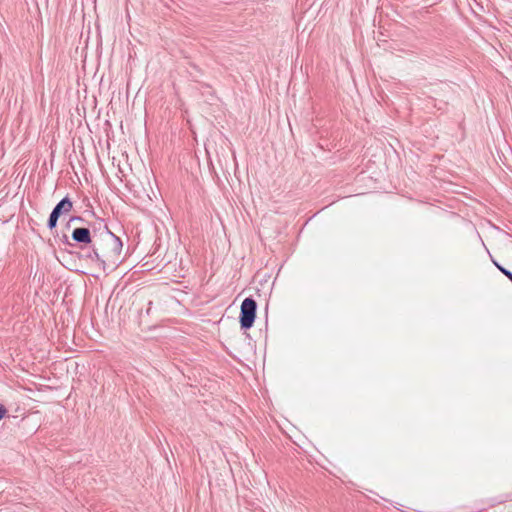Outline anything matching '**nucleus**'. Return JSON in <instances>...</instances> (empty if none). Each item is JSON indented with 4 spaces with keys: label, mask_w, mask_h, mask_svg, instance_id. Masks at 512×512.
Returning a JSON list of instances; mask_svg holds the SVG:
<instances>
[{
    "label": "nucleus",
    "mask_w": 512,
    "mask_h": 512,
    "mask_svg": "<svg viewBox=\"0 0 512 512\" xmlns=\"http://www.w3.org/2000/svg\"><path fill=\"white\" fill-rule=\"evenodd\" d=\"M104 228L105 235L97 246L98 254L95 252V257L105 267L106 264L115 265L118 262L123 244L118 236L109 231L107 225Z\"/></svg>",
    "instance_id": "nucleus-1"
},
{
    "label": "nucleus",
    "mask_w": 512,
    "mask_h": 512,
    "mask_svg": "<svg viewBox=\"0 0 512 512\" xmlns=\"http://www.w3.org/2000/svg\"><path fill=\"white\" fill-rule=\"evenodd\" d=\"M257 307V302L252 296L246 297L242 301L239 314V323L242 330L247 331L253 327L256 319Z\"/></svg>",
    "instance_id": "nucleus-2"
},
{
    "label": "nucleus",
    "mask_w": 512,
    "mask_h": 512,
    "mask_svg": "<svg viewBox=\"0 0 512 512\" xmlns=\"http://www.w3.org/2000/svg\"><path fill=\"white\" fill-rule=\"evenodd\" d=\"M73 209V202L69 196L62 198L52 209L47 220V227L49 230H54L57 227L58 220L61 216L68 214Z\"/></svg>",
    "instance_id": "nucleus-3"
},
{
    "label": "nucleus",
    "mask_w": 512,
    "mask_h": 512,
    "mask_svg": "<svg viewBox=\"0 0 512 512\" xmlns=\"http://www.w3.org/2000/svg\"><path fill=\"white\" fill-rule=\"evenodd\" d=\"M72 240L79 244H90L92 242L91 232L89 228L79 227L72 231Z\"/></svg>",
    "instance_id": "nucleus-4"
},
{
    "label": "nucleus",
    "mask_w": 512,
    "mask_h": 512,
    "mask_svg": "<svg viewBox=\"0 0 512 512\" xmlns=\"http://www.w3.org/2000/svg\"><path fill=\"white\" fill-rule=\"evenodd\" d=\"M492 261H493L494 265L497 267V269L512 282V272L510 270L506 269L501 264H499L497 261H495V260H492Z\"/></svg>",
    "instance_id": "nucleus-5"
},
{
    "label": "nucleus",
    "mask_w": 512,
    "mask_h": 512,
    "mask_svg": "<svg viewBox=\"0 0 512 512\" xmlns=\"http://www.w3.org/2000/svg\"><path fill=\"white\" fill-rule=\"evenodd\" d=\"M72 222H79V223H82V222H84V218H83V217H81V216H72V217L69 219L68 223H67V228H68V227H70V224H71Z\"/></svg>",
    "instance_id": "nucleus-6"
},
{
    "label": "nucleus",
    "mask_w": 512,
    "mask_h": 512,
    "mask_svg": "<svg viewBox=\"0 0 512 512\" xmlns=\"http://www.w3.org/2000/svg\"><path fill=\"white\" fill-rule=\"evenodd\" d=\"M7 412L8 411L6 407L0 403V420H2L6 416Z\"/></svg>",
    "instance_id": "nucleus-7"
},
{
    "label": "nucleus",
    "mask_w": 512,
    "mask_h": 512,
    "mask_svg": "<svg viewBox=\"0 0 512 512\" xmlns=\"http://www.w3.org/2000/svg\"><path fill=\"white\" fill-rule=\"evenodd\" d=\"M95 252L98 253L97 246H93L92 251L88 254V258H90L91 260L97 261V259L95 257Z\"/></svg>",
    "instance_id": "nucleus-8"
},
{
    "label": "nucleus",
    "mask_w": 512,
    "mask_h": 512,
    "mask_svg": "<svg viewBox=\"0 0 512 512\" xmlns=\"http://www.w3.org/2000/svg\"><path fill=\"white\" fill-rule=\"evenodd\" d=\"M62 242H63L64 244H66V245H70V246L72 245V244L69 242V239H68L67 235H63V237H62Z\"/></svg>",
    "instance_id": "nucleus-9"
}]
</instances>
